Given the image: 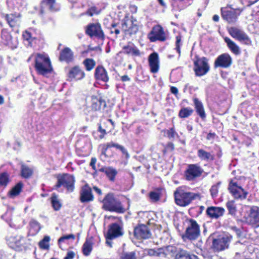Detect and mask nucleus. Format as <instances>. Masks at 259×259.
Here are the masks:
<instances>
[{"mask_svg": "<svg viewBox=\"0 0 259 259\" xmlns=\"http://www.w3.org/2000/svg\"><path fill=\"white\" fill-rule=\"evenodd\" d=\"M199 196L198 193L187 192L181 188H177L174 193L176 203L182 207L189 205L193 200L199 198Z\"/></svg>", "mask_w": 259, "mask_h": 259, "instance_id": "nucleus-1", "label": "nucleus"}, {"mask_svg": "<svg viewBox=\"0 0 259 259\" xmlns=\"http://www.w3.org/2000/svg\"><path fill=\"white\" fill-rule=\"evenodd\" d=\"M35 67L39 74L46 76L52 71L50 60L46 54H37L35 58Z\"/></svg>", "mask_w": 259, "mask_h": 259, "instance_id": "nucleus-2", "label": "nucleus"}, {"mask_svg": "<svg viewBox=\"0 0 259 259\" xmlns=\"http://www.w3.org/2000/svg\"><path fill=\"white\" fill-rule=\"evenodd\" d=\"M103 203V207L105 210L118 213H123L125 211L121 202L112 194H108L104 199Z\"/></svg>", "mask_w": 259, "mask_h": 259, "instance_id": "nucleus-3", "label": "nucleus"}, {"mask_svg": "<svg viewBox=\"0 0 259 259\" xmlns=\"http://www.w3.org/2000/svg\"><path fill=\"white\" fill-rule=\"evenodd\" d=\"M109 219L117 220V221L111 224L106 234L109 239H115L121 237L124 234L123 225L122 221L118 218L110 217Z\"/></svg>", "mask_w": 259, "mask_h": 259, "instance_id": "nucleus-4", "label": "nucleus"}, {"mask_svg": "<svg viewBox=\"0 0 259 259\" xmlns=\"http://www.w3.org/2000/svg\"><path fill=\"white\" fill-rule=\"evenodd\" d=\"M75 178L73 176L65 174L58 176L57 183L56 185L57 188L63 186L68 192H72L74 189Z\"/></svg>", "mask_w": 259, "mask_h": 259, "instance_id": "nucleus-5", "label": "nucleus"}, {"mask_svg": "<svg viewBox=\"0 0 259 259\" xmlns=\"http://www.w3.org/2000/svg\"><path fill=\"white\" fill-rule=\"evenodd\" d=\"M200 234L199 226L196 221L191 219L189 221V225L186 229L185 234L183 236V239L195 240L199 237Z\"/></svg>", "mask_w": 259, "mask_h": 259, "instance_id": "nucleus-6", "label": "nucleus"}, {"mask_svg": "<svg viewBox=\"0 0 259 259\" xmlns=\"http://www.w3.org/2000/svg\"><path fill=\"white\" fill-rule=\"evenodd\" d=\"M30 240L24 238L21 236L10 237L9 239V243L10 246L16 250H22L30 244Z\"/></svg>", "mask_w": 259, "mask_h": 259, "instance_id": "nucleus-7", "label": "nucleus"}, {"mask_svg": "<svg viewBox=\"0 0 259 259\" xmlns=\"http://www.w3.org/2000/svg\"><path fill=\"white\" fill-rule=\"evenodd\" d=\"M221 13L223 18L229 23H235L241 13L239 9H233L231 7L222 8Z\"/></svg>", "mask_w": 259, "mask_h": 259, "instance_id": "nucleus-8", "label": "nucleus"}, {"mask_svg": "<svg viewBox=\"0 0 259 259\" xmlns=\"http://www.w3.org/2000/svg\"><path fill=\"white\" fill-rule=\"evenodd\" d=\"M85 33L90 37H96L101 39H103L105 38V35L101 25L98 22L89 24L86 26Z\"/></svg>", "mask_w": 259, "mask_h": 259, "instance_id": "nucleus-9", "label": "nucleus"}, {"mask_svg": "<svg viewBox=\"0 0 259 259\" xmlns=\"http://www.w3.org/2000/svg\"><path fill=\"white\" fill-rule=\"evenodd\" d=\"M203 172V169L197 164H191L188 166L185 171V177L188 181H194L200 177Z\"/></svg>", "mask_w": 259, "mask_h": 259, "instance_id": "nucleus-10", "label": "nucleus"}, {"mask_svg": "<svg viewBox=\"0 0 259 259\" xmlns=\"http://www.w3.org/2000/svg\"><path fill=\"white\" fill-rule=\"evenodd\" d=\"M232 236L229 234L220 236L219 238L213 239L212 246L217 251L223 250L228 248Z\"/></svg>", "mask_w": 259, "mask_h": 259, "instance_id": "nucleus-11", "label": "nucleus"}, {"mask_svg": "<svg viewBox=\"0 0 259 259\" xmlns=\"http://www.w3.org/2000/svg\"><path fill=\"white\" fill-rule=\"evenodd\" d=\"M209 70V67L206 58H198L194 62V71L197 76L204 75Z\"/></svg>", "mask_w": 259, "mask_h": 259, "instance_id": "nucleus-12", "label": "nucleus"}, {"mask_svg": "<svg viewBox=\"0 0 259 259\" xmlns=\"http://www.w3.org/2000/svg\"><path fill=\"white\" fill-rule=\"evenodd\" d=\"M228 189L236 199H244L246 197L247 192L241 186H238L236 182L231 181L230 182Z\"/></svg>", "mask_w": 259, "mask_h": 259, "instance_id": "nucleus-13", "label": "nucleus"}, {"mask_svg": "<svg viewBox=\"0 0 259 259\" xmlns=\"http://www.w3.org/2000/svg\"><path fill=\"white\" fill-rule=\"evenodd\" d=\"M101 146L102 147V155H104L105 157L107 156V150L109 148L114 147L120 151L126 159H128L130 157V154L125 147L118 143L111 141L103 144L101 145Z\"/></svg>", "mask_w": 259, "mask_h": 259, "instance_id": "nucleus-14", "label": "nucleus"}, {"mask_svg": "<svg viewBox=\"0 0 259 259\" xmlns=\"http://www.w3.org/2000/svg\"><path fill=\"white\" fill-rule=\"evenodd\" d=\"M232 63V59L228 53H224L219 56L215 59L214 63V67L227 68L229 67Z\"/></svg>", "mask_w": 259, "mask_h": 259, "instance_id": "nucleus-15", "label": "nucleus"}, {"mask_svg": "<svg viewBox=\"0 0 259 259\" xmlns=\"http://www.w3.org/2000/svg\"><path fill=\"white\" fill-rule=\"evenodd\" d=\"M228 31L232 37L240 41H244L245 44H249L250 42L247 35L239 28L232 27L228 29Z\"/></svg>", "mask_w": 259, "mask_h": 259, "instance_id": "nucleus-16", "label": "nucleus"}, {"mask_svg": "<svg viewBox=\"0 0 259 259\" xmlns=\"http://www.w3.org/2000/svg\"><path fill=\"white\" fill-rule=\"evenodd\" d=\"M1 39L2 42L5 45L8 46L12 49L17 47L18 41L17 39L13 38L10 33L5 29L2 31Z\"/></svg>", "mask_w": 259, "mask_h": 259, "instance_id": "nucleus-17", "label": "nucleus"}, {"mask_svg": "<svg viewBox=\"0 0 259 259\" xmlns=\"http://www.w3.org/2000/svg\"><path fill=\"white\" fill-rule=\"evenodd\" d=\"M150 36L151 41H155L156 40L164 41L166 39L165 35L162 27L159 25H156L153 27Z\"/></svg>", "mask_w": 259, "mask_h": 259, "instance_id": "nucleus-18", "label": "nucleus"}, {"mask_svg": "<svg viewBox=\"0 0 259 259\" xmlns=\"http://www.w3.org/2000/svg\"><path fill=\"white\" fill-rule=\"evenodd\" d=\"M134 235L138 239H148L151 236L150 230L144 224L140 225L135 228Z\"/></svg>", "mask_w": 259, "mask_h": 259, "instance_id": "nucleus-19", "label": "nucleus"}, {"mask_svg": "<svg viewBox=\"0 0 259 259\" xmlns=\"http://www.w3.org/2000/svg\"><path fill=\"white\" fill-rule=\"evenodd\" d=\"M122 29L125 34L132 35L138 31V26L137 24H134L133 20L127 19L124 20L122 24Z\"/></svg>", "mask_w": 259, "mask_h": 259, "instance_id": "nucleus-20", "label": "nucleus"}, {"mask_svg": "<svg viewBox=\"0 0 259 259\" xmlns=\"http://www.w3.org/2000/svg\"><path fill=\"white\" fill-rule=\"evenodd\" d=\"M148 63L150 71L152 73H157L159 69V59L157 53L153 52L148 57Z\"/></svg>", "mask_w": 259, "mask_h": 259, "instance_id": "nucleus-21", "label": "nucleus"}, {"mask_svg": "<svg viewBox=\"0 0 259 259\" xmlns=\"http://www.w3.org/2000/svg\"><path fill=\"white\" fill-rule=\"evenodd\" d=\"M248 222L254 227H259V207L256 206L251 207L248 218Z\"/></svg>", "mask_w": 259, "mask_h": 259, "instance_id": "nucleus-22", "label": "nucleus"}, {"mask_svg": "<svg viewBox=\"0 0 259 259\" xmlns=\"http://www.w3.org/2000/svg\"><path fill=\"white\" fill-rule=\"evenodd\" d=\"M47 9L51 12H56L59 10V7L56 3L55 0H44L41 3V14H44Z\"/></svg>", "mask_w": 259, "mask_h": 259, "instance_id": "nucleus-23", "label": "nucleus"}, {"mask_svg": "<svg viewBox=\"0 0 259 259\" xmlns=\"http://www.w3.org/2000/svg\"><path fill=\"white\" fill-rule=\"evenodd\" d=\"M94 196L90 187L87 185L82 187L80 191V200L81 202L93 201Z\"/></svg>", "mask_w": 259, "mask_h": 259, "instance_id": "nucleus-24", "label": "nucleus"}, {"mask_svg": "<svg viewBox=\"0 0 259 259\" xmlns=\"http://www.w3.org/2000/svg\"><path fill=\"white\" fill-rule=\"evenodd\" d=\"M224 212V208L221 207L210 206L206 209L207 214L211 219H217L223 216Z\"/></svg>", "mask_w": 259, "mask_h": 259, "instance_id": "nucleus-25", "label": "nucleus"}, {"mask_svg": "<svg viewBox=\"0 0 259 259\" xmlns=\"http://www.w3.org/2000/svg\"><path fill=\"white\" fill-rule=\"evenodd\" d=\"M123 53L134 56H140L141 53L138 48L133 43L129 42L122 48Z\"/></svg>", "mask_w": 259, "mask_h": 259, "instance_id": "nucleus-26", "label": "nucleus"}, {"mask_svg": "<svg viewBox=\"0 0 259 259\" xmlns=\"http://www.w3.org/2000/svg\"><path fill=\"white\" fill-rule=\"evenodd\" d=\"M5 19L10 27L18 26L20 23V15L19 14H10L5 16Z\"/></svg>", "mask_w": 259, "mask_h": 259, "instance_id": "nucleus-27", "label": "nucleus"}, {"mask_svg": "<svg viewBox=\"0 0 259 259\" xmlns=\"http://www.w3.org/2000/svg\"><path fill=\"white\" fill-rule=\"evenodd\" d=\"M101 172H104L110 181L114 182L117 175V170L112 166H105L99 169Z\"/></svg>", "mask_w": 259, "mask_h": 259, "instance_id": "nucleus-28", "label": "nucleus"}, {"mask_svg": "<svg viewBox=\"0 0 259 259\" xmlns=\"http://www.w3.org/2000/svg\"><path fill=\"white\" fill-rule=\"evenodd\" d=\"M59 59L61 61L70 62L73 60V53L71 50L66 47L60 53Z\"/></svg>", "mask_w": 259, "mask_h": 259, "instance_id": "nucleus-29", "label": "nucleus"}, {"mask_svg": "<svg viewBox=\"0 0 259 259\" xmlns=\"http://www.w3.org/2000/svg\"><path fill=\"white\" fill-rule=\"evenodd\" d=\"M84 73L79 67L75 66L69 72L68 76L71 79L79 80L84 77Z\"/></svg>", "mask_w": 259, "mask_h": 259, "instance_id": "nucleus-30", "label": "nucleus"}, {"mask_svg": "<svg viewBox=\"0 0 259 259\" xmlns=\"http://www.w3.org/2000/svg\"><path fill=\"white\" fill-rule=\"evenodd\" d=\"M179 247L175 246H167L163 248H160V251L161 252V257H175Z\"/></svg>", "mask_w": 259, "mask_h": 259, "instance_id": "nucleus-31", "label": "nucleus"}, {"mask_svg": "<svg viewBox=\"0 0 259 259\" xmlns=\"http://www.w3.org/2000/svg\"><path fill=\"white\" fill-rule=\"evenodd\" d=\"M175 259H199L196 255L191 254L188 251L179 247Z\"/></svg>", "mask_w": 259, "mask_h": 259, "instance_id": "nucleus-32", "label": "nucleus"}, {"mask_svg": "<svg viewBox=\"0 0 259 259\" xmlns=\"http://www.w3.org/2000/svg\"><path fill=\"white\" fill-rule=\"evenodd\" d=\"M95 78L98 80H101L104 82H107L109 78L107 72L102 66H98L95 70Z\"/></svg>", "mask_w": 259, "mask_h": 259, "instance_id": "nucleus-33", "label": "nucleus"}, {"mask_svg": "<svg viewBox=\"0 0 259 259\" xmlns=\"http://www.w3.org/2000/svg\"><path fill=\"white\" fill-rule=\"evenodd\" d=\"M102 106L104 107L106 106L105 102L102 100L100 97L92 96V109L95 111L99 110L101 109Z\"/></svg>", "mask_w": 259, "mask_h": 259, "instance_id": "nucleus-34", "label": "nucleus"}, {"mask_svg": "<svg viewBox=\"0 0 259 259\" xmlns=\"http://www.w3.org/2000/svg\"><path fill=\"white\" fill-rule=\"evenodd\" d=\"M40 229L41 227L39 223L34 220H31L29 223L28 235L35 236L39 232Z\"/></svg>", "mask_w": 259, "mask_h": 259, "instance_id": "nucleus-35", "label": "nucleus"}, {"mask_svg": "<svg viewBox=\"0 0 259 259\" xmlns=\"http://www.w3.org/2000/svg\"><path fill=\"white\" fill-rule=\"evenodd\" d=\"M224 40L227 44V47L235 55H239L240 54V48L236 43L227 37H224Z\"/></svg>", "mask_w": 259, "mask_h": 259, "instance_id": "nucleus-36", "label": "nucleus"}, {"mask_svg": "<svg viewBox=\"0 0 259 259\" xmlns=\"http://www.w3.org/2000/svg\"><path fill=\"white\" fill-rule=\"evenodd\" d=\"M198 157L202 160L210 161L214 158V155L210 152H208L202 149H200L197 152Z\"/></svg>", "mask_w": 259, "mask_h": 259, "instance_id": "nucleus-37", "label": "nucleus"}, {"mask_svg": "<svg viewBox=\"0 0 259 259\" xmlns=\"http://www.w3.org/2000/svg\"><path fill=\"white\" fill-rule=\"evenodd\" d=\"M194 103L197 114L202 119L204 118L206 115L201 102H200L198 99L195 98L194 99Z\"/></svg>", "mask_w": 259, "mask_h": 259, "instance_id": "nucleus-38", "label": "nucleus"}, {"mask_svg": "<svg viewBox=\"0 0 259 259\" xmlns=\"http://www.w3.org/2000/svg\"><path fill=\"white\" fill-rule=\"evenodd\" d=\"M93 250V243L91 240L87 239L82 247V253L85 256L90 254Z\"/></svg>", "mask_w": 259, "mask_h": 259, "instance_id": "nucleus-39", "label": "nucleus"}, {"mask_svg": "<svg viewBox=\"0 0 259 259\" xmlns=\"http://www.w3.org/2000/svg\"><path fill=\"white\" fill-rule=\"evenodd\" d=\"M21 176L24 178H29L33 174V169L27 165L22 164L21 169Z\"/></svg>", "mask_w": 259, "mask_h": 259, "instance_id": "nucleus-40", "label": "nucleus"}, {"mask_svg": "<svg viewBox=\"0 0 259 259\" xmlns=\"http://www.w3.org/2000/svg\"><path fill=\"white\" fill-rule=\"evenodd\" d=\"M51 201L52 207L55 210H58L60 209L62 205L60 202L57 195L55 193H53L51 197Z\"/></svg>", "mask_w": 259, "mask_h": 259, "instance_id": "nucleus-41", "label": "nucleus"}, {"mask_svg": "<svg viewBox=\"0 0 259 259\" xmlns=\"http://www.w3.org/2000/svg\"><path fill=\"white\" fill-rule=\"evenodd\" d=\"M22 187L23 184L21 182L18 183L9 192V195L11 197L17 196L21 192Z\"/></svg>", "mask_w": 259, "mask_h": 259, "instance_id": "nucleus-42", "label": "nucleus"}, {"mask_svg": "<svg viewBox=\"0 0 259 259\" xmlns=\"http://www.w3.org/2000/svg\"><path fill=\"white\" fill-rule=\"evenodd\" d=\"M193 112V110L190 107L182 108L179 111V116L182 118H186L189 117Z\"/></svg>", "mask_w": 259, "mask_h": 259, "instance_id": "nucleus-43", "label": "nucleus"}, {"mask_svg": "<svg viewBox=\"0 0 259 259\" xmlns=\"http://www.w3.org/2000/svg\"><path fill=\"white\" fill-rule=\"evenodd\" d=\"M9 182V176L7 172L0 174V188L6 187Z\"/></svg>", "mask_w": 259, "mask_h": 259, "instance_id": "nucleus-44", "label": "nucleus"}, {"mask_svg": "<svg viewBox=\"0 0 259 259\" xmlns=\"http://www.w3.org/2000/svg\"><path fill=\"white\" fill-rule=\"evenodd\" d=\"M83 64L87 71H91L96 65L95 61L93 59L90 58L85 59L83 61Z\"/></svg>", "mask_w": 259, "mask_h": 259, "instance_id": "nucleus-45", "label": "nucleus"}, {"mask_svg": "<svg viewBox=\"0 0 259 259\" xmlns=\"http://www.w3.org/2000/svg\"><path fill=\"white\" fill-rule=\"evenodd\" d=\"M50 237L49 236H45L42 240L39 242V246L42 249L48 250L49 249V242Z\"/></svg>", "mask_w": 259, "mask_h": 259, "instance_id": "nucleus-46", "label": "nucleus"}, {"mask_svg": "<svg viewBox=\"0 0 259 259\" xmlns=\"http://www.w3.org/2000/svg\"><path fill=\"white\" fill-rule=\"evenodd\" d=\"M228 209L229 210V213L231 214H235L236 212V207L234 201H229L226 204Z\"/></svg>", "mask_w": 259, "mask_h": 259, "instance_id": "nucleus-47", "label": "nucleus"}, {"mask_svg": "<svg viewBox=\"0 0 259 259\" xmlns=\"http://www.w3.org/2000/svg\"><path fill=\"white\" fill-rule=\"evenodd\" d=\"M120 259H136V253L133 251L123 253Z\"/></svg>", "mask_w": 259, "mask_h": 259, "instance_id": "nucleus-48", "label": "nucleus"}, {"mask_svg": "<svg viewBox=\"0 0 259 259\" xmlns=\"http://www.w3.org/2000/svg\"><path fill=\"white\" fill-rule=\"evenodd\" d=\"M182 45V36L178 35L176 36V50L179 54H180L181 49L180 47Z\"/></svg>", "mask_w": 259, "mask_h": 259, "instance_id": "nucleus-49", "label": "nucleus"}, {"mask_svg": "<svg viewBox=\"0 0 259 259\" xmlns=\"http://www.w3.org/2000/svg\"><path fill=\"white\" fill-rule=\"evenodd\" d=\"M100 10L96 7H92L87 12V14L90 16H92L94 15H97L100 13Z\"/></svg>", "mask_w": 259, "mask_h": 259, "instance_id": "nucleus-50", "label": "nucleus"}, {"mask_svg": "<svg viewBox=\"0 0 259 259\" xmlns=\"http://www.w3.org/2000/svg\"><path fill=\"white\" fill-rule=\"evenodd\" d=\"M160 248H157V249H149L148 252V254L150 255H154V256H157L161 257V251H160Z\"/></svg>", "mask_w": 259, "mask_h": 259, "instance_id": "nucleus-51", "label": "nucleus"}, {"mask_svg": "<svg viewBox=\"0 0 259 259\" xmlns=\"http://www.w3.org/2000/svg\"><path fill=\"white\" fill-rule=\"evenodd\" d=\"M219 183H218L217 185H213L210 189V192L211 193V195L212 197H217L218 193V190H219Z\"/></svg>", "mask_w": 259, "mask_h": 259, "instance_id": "nucleus-52", "label": "nucleus"}, {"mask_svg": "<svg viewBox=\"0 0 259 259\" xmlns=\"http://www.w3.org/2000/svg\"><path fill=\"white\" fill-rule=\"evenodd\" d=\"M167 136L169 139H174L178 134L174 128H171L167 131Z\"/></svg>", "mask_w": 259, "mask_h": 259, "instance_id": "nucleus-53", "label": "nucleus"}, {"mask_svg": "<svg viewBox=\"0 0 259 259\" xmlns=\"http://www.w3.org/2000/svg\"><path fill=\"white\" fill-rule=\"evenodd\" d=\"M149 196L151 200L154 202L157 201L160 198L159 193L157 192H151Z\"/></svg>", "mask_w": 259, "mask_h": 259, "instance_id": "nucleus-54", "label": "nucleus"}, {"mask_svg": "<svg viewBox=\"0 0 259 259\" xmlns=\"http://www.w3.org/2000/svg\"><path fill=\"white\" fill-rule=\"evenodd\" d=\"M71 239L74 240L75 239V236L73 234H69L67 235H64L60 237L58 240V243L63 242L65 240Z\"/></svg>", "mask_w": 259, "mask_h": 259, "instance_id": "nucleus-55", "label": "nucleus"}, {"mask_svg": "<svg viewBox=\"0 0 259 259\" xmlns=\"http://www.w3.org/2000/svg\"><path fill=\"white\" fill-rule=\"evenodd\" d=\"M24 39L30 42L32 40V36L31 33L28 31H25L23 34Z\"/></svg>", "mask_w": 259, "mask_h": 259, "instance_id": "nucleus-56", "label": "nucleus"}, {"mask_svg": "<svg viewBox=\"0 0 259 259\" xmlns=\"http://www.w3.org/2000/svg\"><path fill=\"white\" fill-rule=\"evenodd\" d=\"M174 149V145L172 143H169L163 150V153H165L168 151H172Z\"/></svg>", "mask_w": 259, "mask_h": 259, "instance_id": "nucleus-57", "label": "nucleus"}, {"mask_svg": "<svg viewBox=\"0 0 259 259\" xmlns=\"http://www.w3.org/2000/svg\"><path fill=\"white\" fill-rule=\"evenodd\" d=\"M75 256V253L72 251H69L67 252L66 255L64 259H73Z\"/></svg>", "mask_w": 259, "mask_h": 259, "instance_id": "nucleus-58", "label": "nucleus"}, {"mask_svg": "<svg viewBox=\"0 0 259 259\" xmlns=\"http://www.w3.org/2000/svg\"><path fill=\"white\" fill-rule=\"evenodd\" d=\"M99 132H100L102 134L100 136V139H103L104 137V135L106 134V130L105 129L102 128L101 125L99 126L98 128Z\"/></svg>", "mask_w": 259, "mask_h": 259, "instance_id": "nucleus-59", "label": "nucleus"}, {"mask_svg": "<svg viewBox=\"0 0 259 259\" xmlns=\"http://www.w3.org/2000/svg\"><path fill=\"white\" fill-rule=\"evenodd\" d=\"M170 90V92L177 97L179 93L178 89L175 87H171Z\"/></svg>", "mask_w": 259, "mask_h": 259, "instance_id": "nucleus-60", "label": "nucleus"}, {"mask_svg": "<svg viewBox=\"0 0 259 259\" xmlns=\"http://www.w3.org/2000/svg\"><path fill=\"white\" fill-rule=\"evenodd\" d=\"M106 244L109 246L110 247H112V240H113V239H109L107 237V234L106 235Z\"/></svg>", "mask_w": 259, "mask_h": 259, "instance_id": "nucleus-61", "label": "nucleus"}, {"mask_svg": "<svg viewBox=\"0 0 259 259\" xmlns=\"http://www.w3.org/2000/svg\"><path fill=\"white\" fill-rule=\"evenodd\" d=\"M149 213L147 211L140 212L139 215L141 217L148 218Z\"/></svg>", "mask_w": 259, "mask_h": 259, "instance_id": "nucleus-62", "label": "nucleus"}, {"mask_svg": "<svg viewBox=\"0 0 259 259\" xmlns=\"http://www.w3.org/2000/svg\"><path fill=\"white\" fill-rule=\"evenodd\" d=\"M122 81H127L130 80V78L126 75H123L121 77Z\"/></svg>", "mask_w": 259, "mask_h": 259, "instance_id": "nucleus-63", "label": "nucleus"}, {"mask_svg": "<svg viewBox=\"0 0 259 259\" xmlns=\"http://www.w3.org/2000/svg\"><path fill=\"white\" fill-rule=\"evenodd\" d=\"M93 189L99 195H102V193L101 190L100 189H99V188H98L97 187L94 186L93 187Z\"/></svg>", "mask_w": 259, "mask_h": 259, "instance_id": "nucleus-64", "label": "nucleus"}]
</instances>
